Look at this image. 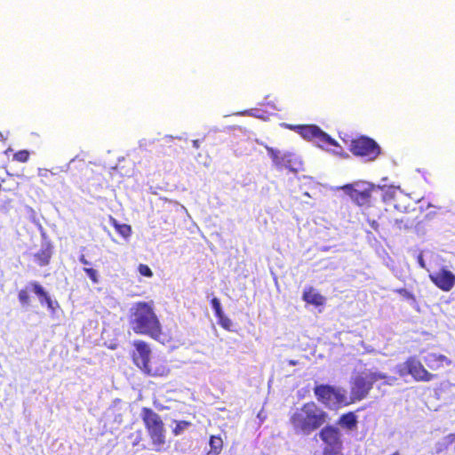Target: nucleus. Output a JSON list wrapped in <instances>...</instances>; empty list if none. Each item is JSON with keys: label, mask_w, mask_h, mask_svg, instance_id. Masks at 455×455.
Here are the masks:
<instances>
[{"label": "nucleus", "mask_w": 455, "mask_h": 455, "mask_svg": "<svg viewBox=\"0 0 455 455\" xmlns=\"http://www.w3.org/2000/svg\"><path fill=\"white\" fill-rule=\"evenodd\" d=\"M128 323L135 334L148 336L155 340L163 336V326L153 300L132 304L129 309Z\"/></svg>", "instance_id": "1"}, {"label": "nucleus", "mask_w": 455, "mask_h": 455, "mask_svg": "<svg viewBox=\"0 0 455 455\" xmlns=\"http://www.w3.org/2000/svg\"><path fill=\"white\" fill-rule=\"evenodd\" d=\"M289 420L295 434L309 435L328 422L329 415L315 402H307L297 408Z\"/></svg>", "instance_id": "2"}, {"label": "nucleus", "mask_w": 455, "mask_h": 455, "mask_svg": "<svg viewBox=\"0 0 455 455\" xmlns=\"http://www.w3.org/2000/svg\"><path fill=\"white\" fill-rule=\"evenodd\" d=\"M140 417L156 451H162L166 443V430L161 416L151 408L143 407Z\"/></svg>", "instance_id": "3"}, {"label": "nucleus", "mask_w": 455, "mask_h": 455, "mask_svg": "<svg viewBox=\"0 0 455 455\" xmlns=\"http://www.w3.org/2000/svg\"><path fill=\"white\" fill-rule=\"evenodd\" d=\"M387 377V376L385 373L368 371L363 372L354 378L350 387L351 403L366 398L370 391L372 389L374 383L379 380L386 379Z\"/></svg>", "instance_id": "4"}, {"label": "nucleus", "mask_w": 455, "mask_h": 455, "mask_svg": "<svg viewBox=\"0 0 455 455\" xmlns=\"http://www.w3.org/2000/svg\"><path fill=\"white\" fill-rule=\"evenodd\" d=\"M322 442V455H342L344 449L340 429L332 424H324L317 434Z\"/></svg>", "instance_id": "5"}, {"label": "nucleus", "mask_w": 455, "mask_h": 455, "mask_svg": "<svg viewBox=\"0 0 455 455\" xmlns=\"http://www.w3.org/2000/svg\"><path fill=\"white\" fill-rule=\"evenodd\" d=\"M397 373L400 377L411 375L415 381L422 382H428L436 378V375L429 372L415 356H410L399 364Z\"/></svg>", "instance_id": "6"}, {"label": "nucleus", "mask_w": 455, "mask_h": 455, "mask_svg": "<svg viewBox=\"0 0 455 455\" xmlns=\"http://www.w3.org/2000/svg\"><path fill=\"white\" fill-rule=\"evenodd\" d=\"M349 151L354 156L364 157L368 161L375 160L381 153V149L377 142L366 136L352 140Z\"/></svg>", "instance_id": "7"}, {"label": "nucleus", "mask_w": 455, "mask_h": 455, "mask_svg": "<svg viewBox=\"0 0 455 455\" xmlns=\"http://www.w3.org/2000/svg\"><path fill=\"white\" fill-rule=\"evenodd\" d=\"M298 133L307 140H314L318 144L339 146L338 142L315 124H300Z\"/></svg>", "instance_id": "8"}, {"label": "nucleus", "mask_w": 455, "mask_h": 455, "mask_svg": "<svg viewBox=\"0 0 455 455\" xmlns=\"http://www.w3.org/2000/svg\"><path fill=\"white\" fill-rule=\"evenodd\" d=\"M132 346V361L137 368L142 371L151 359L150 347L146 341L140 339L134 340Z\"/></svg>", "instance_id": "9"}, {"label": "nucleus", "mask_w": 455, "mask_h": 455, "mask_svg": "<svg viewBox=\"0 0 455 455\" xmlns=\"http://www.w3.org/2000/svg\"><path fill=\"white\" fill-rule=\"evenodd\" d=\"M429 279L443 291H450L455 286V275L446 267L430 274Z\"/></svg>", "instance_id": "10"}, {"label": "nucleus", "mask_w": 455, "mask_h": 455, "mask_svg": "<svg viewBox=\"0 0 455 455\" xmlns=\"http://www.w3.org/2000/svg\"><path fill=\"white\" fill-rule=\"evenodd\" d=\"M142 373L148 377L152 378H164L170 374V368L166 361L155 358L150 359L149 363L142 369Z\"/></svg>", "instance_id": "11"}, {"label": "nucleus", "mask_w": 455, "mask_h": 455, "mask_svg": "<svg viewBox=\"0 0 455 455\" xmlns=\"http://www.w3.org/2000/svg\"><path fill=\"white\" fill-rule=\"evenodd\" d=\"M342 189L351 197L354 203L359 206L370 205L371 198V189L357 190L352 184H347Z\"/></svg>", "instance_id": "12"}, {"label": "nucleus", "mask_w": 455, "mask_h": 455, "mask_svg": "<svg viewBox=\"0 0 455 455\" xmlns=\"http://www.w3.org/2000/svg\"><path fill=\"white\" fill-rule=\"evenodd\" d=\"M314 394L316 399L325 406H333L331 395L334 394V387L324 384L316 385L314 387Z\"/></svg>", "instance_id": "13"}, {"label": "nucleus", "mask_w": 455, "mask_h": 455, "mask_svg": "<svg viewBox=\"0 0 455 455\" xmlns=\"http://www.w3.org/2000/svg\"><path fill=\"white\" fill-rule=\"evenodd\" d=\"M302 299L310 305L315 307H321L325 304V298L319 292H317L313 287H306L303 291Z\"/></svg>", "instance_id": "14"}, {"label": "nucleus", "mask_w": 455, "mask_h": 455, "mask_svg": "<svg viewBox=\"0 0 455 455\" xmlns=\"http://www.w3.org/2000/svg\"><path fill=\"white\" fill-rule=\"evenodd\" d=\"M424 362L427 366L432 370L436 371L443 367L444 363L450 364L451 361L443 355L430 353L424 357Z\"/></svg>", "instance_id": "15"}, {"label": "nucleus", "mask_w": 455, "mask_h": 455, "mask_svg": "<svg viewBox=\"0 0 455 455\" xmlns=\"http://www.w3.org/2000/svg\"><path fill=\"white\" fill-rule=\"evenodd\" d=\"M29 285L35 294L38 297L40 303L42 305L45 303L49 309L54 310L53 301L42 285L37 282H30Z\"/></svg>", "instance_id": "16"}, {"label": "nucleus", "mask_w": 455, "mask_h": 455, "mask_svg": "<svg viewBox=\"0 0 455 455\" xmlns=\"http://www.w3.org/2000/svg\"><path fill=\"white\" fill-rule=\"evenodd\" d=\"M52 255V247L49 243H45L42 248L34 254L36 263L41 266H47L50 263Z\"/></svg>", "instance_id": "17"}, {"label": "nucleus", "mask_w": 455, "mask_h": 455, "mask_svg": "<svg viewBox=\"0 0 455 455\" xmlns=\"http://www.w3.org/2000/svg\"><path fill=\"white\" fill-rule=\"evenodd\" d=\"M357 423V417L354 411L344 413L338 419V424L348 431L356 430Z\"/></svg>", "instance_id": "18"}, {"label": "nucleus", "mask_w": 455, "mask_h": 455, "mask_svg": "<svg viewBox=\"0 0 455 455\" xmlns=\"http://www.w3.org/2000/svg\"><path fill=\"white\" fill-rule=\"evenodd\" d=\"M379 220L381 221L382 226L397 227L399 229H401L402 228H409L412 225V223H409L408 220L404 221L403 219L390 218L386 214H381L379 216Z\"/></svg>", "instance_id": "19"}, {"label": "nucleus", "mask_w": 455, "mask_h": 455, "mask_svg": "<svg viewBox=\"0 0 455 455\" xmlns=\"http://www.w3.org/2000/svg\"><path fill=\"white\" fill-rule=\"evenodd\" d=\"M332 405L335 407L347 406L351 404L350 400H347L346 390L334 387V394L331 395Z\"/></svg>", "instance_id": "20"}, {"label": "nucleus", "mask_w": 455, "mask_h": 455, "mask_svg": "<svg viewBox=\"0 0 455 455\" xmlns=\"http://www.w3.org/2000/svg\"><path fill=\"white\" fill-rule=\"evenodd\" d=\"M108 221L115 228L116 232L124 238H128L132 235V227L128 224H120L113 216H108Z\"/></svg>", "instance_id": "21"}, {"label": "nucleus", "mask_w": 455, "mask_h": 455, "mask_svg": "<svg viewBox=\"0 0 455 455\" xmlns=\"http://www.w3.org/2000/svg\"><path fill=\"white\" fill-rule=\"evenodd\" d=\"M381 190V199L384 203L388 204L391 202H395L396 198L398 197V194L402 193L401 191H398L397 188L394 187H380Z\"/></svg>", "instance_id": "22"}, {"label": "nucleus", "mask_w": 455, "mask_h": 455, "mask_svg": "<svg viewBox=\"0 0 455 455\" xmlns=\"http://www.w3.org/2000/svg\"><path fill=\"white\" fill-rule=\"evenodd\" d=\"M411 207V199L404 194L399 193L394 202V208L399 212H408Z\"/></svg>", "instance_id": "23"}, {"label": "nucleus", "mask_w": 455, "mask_h": 455, "mask_svg": "<svg viewBox=\"0 0 455 455\" xmlns=\"http://www.w3.org/2000/svg\"><path fill=\"white\" fill-rule=\"evenodd\" d=\"M210 450L221 452L223 450V440L220 435H211L209 438Z\"/></svg>", "instance_id": "24"}, {"label": "nucleus", "mask_w": 455, "mask_h": 455, "mask_svg": "<svg viewBox=\"0 0 455 455\" xmlns=\"http://www.w3.org/2000/svg\"><path fill=\"white\" fill-rule=\"evenodd\" d=\"M267 153L269 156L271 157L273 163L276 166H283L284 163V156L281 155L280 151L277 149H275L273 148H267Z\"/></svg>", "instance_id": "25"}, {"label": "nucleus", "mask_w": 455, "mask_h": 455, "mask_svg": "<svg viewBox=\"0 0 455 455\" xmlns=\"http://www.w3.org/2000/svg\"><path fill=\"white\" fill-rule=\"evenodd\" d=\"M191 422L188 420L175 421V427L172 428L174 435H180L185 429L191 426Z\"/></svg>", "instance_id": "26"}, {"label": "nucleus", "mask_w": 455, "mask_h": 455, "mask_svg": "<svg viewBox=\"0 0 455 455\" xmlns=\"http://www.w3.org/2000/svg\"><path fill=\"white\" fill-rule=\"evenodd\" d=\"M29 152L26 149L19 150L14 155L12 159L20 163H26L29 159Z\"/></svg>", "instance_id": "27"}, {"label": "nucleus", "mask_w": 455, "mask_h": 455, "mask_svg": "<svg viewBox=\"0 0 455 455\" xmlns=\"http://www.w3.org/2000/svg\"><path fill=\"white\" fill-rule=\"evenodd\" d=\"M218 318V323L225 330L230 331L232 326L231 320L224 315V313L221 314V315H217Z\"/></svg>", "instance_id": "28"}, {"label": "nucleus", "mask_w": 455, "mask_h": 455, "mask_svg": "<svg viewBox=\"0 0 455 455\" xmlns=\"http://www.w3.org/2000/svg\"><path fill=\"white\" fill-rule=\"evenodd\" d=\"M451 443H452L449 442L448 435H446L444 442H438V443H435V451L434 452L436 453V454L443 452V451L448 450L449 445L451 444Z\"/></svg>", "instance_id": "29"}, {"label": "nucleus", "mask_w": 455, "mask_h": 455, "mask_svg": "<svg viewBox=\"0 0 455 455\" xmlns=\"http://www.w3.org/2000/svg\"><path fill=\"white\" fill-rule=\"evenodd\" d=\"M18 299L22 306H28L30 298L27 289H21L18 293Z\"/></svg>", "instance_id": "30"}, {"label": "nucleus", "mask_w": 455, "mask_h": 455, "mask_svg": "<svg viewBox=\"0 0 455 455\" xmlns=\"http://www.w3.org/2000/svg\"><path fill=\"white\" fill-rule=\"evenodd\" d=\"M37 174L42 179V182L44 183H46L50 180V178L54 175L52 171L46 168H39L37 171Z\"/></svg>", "instance_id": "31"}, {"label": "nucleus", "mask_w": 455, "mask_h": 455, "mask_svg": "<svg viewBox=\"0 0 455 455\" xmlns=\"http://www.w3.org/2000/svg\"><path fill=\"white\" fill-rule=\"evenodd\" d=\"M395 292L401 295L407 300L415 301L416 298L413 293L406 290L405 288H398L395 290Z\"/></svg>", "instance_id": "32"}, {"label": "nucleus", "mask_w": 455, "mask_h": 455, "mask_svg": "<svg viewBox=\"0 0 455 455\" xmlns=\"http://www.w3.org/2000/svg\"><path fill=\"white\" fill-rule=\"evenodd\" d=\"M211 305H212V309L214 310L215 316H217L219 315H221L223 311H222L221 305H220L219 299L215 298V297L212 298L211 299Z\"/></svg>", "instance_id": "33"}, {"label": "nucleus", "mask_w": 455, "mask_h": 455, "mask_svg": "<svg viewBox=\"0 0 455 455\" xmlns=\"http://www.w3.org/2000/svg\"><path fill=\"white\" fill-rule=\"evenodd\" d=\"M84 271L87 274L93 283H99L98 271L96 269L92 267H84Z\"/></svg>", "instance_id": "34"}, {"label": "nucleus", "mask_w": 455, "mask_h": 455, "mask_svg": "<svg viewBox=\"0 0 455 455\" xmlns=\"http://www.w3.org/2000/svg\"><path fill=\"white\" fill-rule=\"evenodd\" d=\"M138 271L139 273L143 275V276H146V277H152L153 276V272L152 270L150 269V267L146 265V264H140L138 266Z\"/></svg>", "instance_id": "35"}, {"label": "nucleus", "mask_w": 455, "mask_h": 455, "mask_svg": "<svg viewBox=\"0 0 455 455\" xmlns=\"http://www.w3.org/2000/svg\"><path fill=\"white\" fill-rule=\"evenodd\" d=\"M134 434H132L130 437H133ZM142 441V432L141 430H138L136 433H135V437L133 439V442H132V445L133 446H136L138 445L140 442Z\"/></svg>", "instance_id": "36"}, {"label": "nucleus", "mask_w": 455, "mask_h": 455, "mask_svg": "<svg viewBox=\"0 0 455 455\" xmlns=\"http://www.w3.org/2000/svg\"><path fill=\"white\" fill-rule=\"evenodd\" d=\"M367 222L368 224L370 225V227L376 232H379V226L380 224L375 220H367Z\"/></svg>", "instance_id": "37"}, {"label": "nucleus", "mask_w": 455, "mask_h": 455, "mask_svg": "<svg viewBox=\"0 0 455 455\" xmlns=\"http://www.w3.org/2000/svg\"><path fill=\"white\" fill-rule=\"evenodd\" d=\"M299 125L300 124H298V125H294V124H283L282 126L289 129V130H291V131H294L298 133V128H299Z\"/></svg>", "instance_id": "38"}, {"label": "nucleus", "mask_w": 455, "mask_h": 455, "mask_svg": "<svg viewBox=\"0 0 455 455\" xmlns=\"http://www.w3.org/2000/svg\"><path fill=\"white\" fill-rule=\"evenodd\" d=\"M418 263H419V266H420L421 267H423V268H424V267H425V266H426V265H425L424 259H423V256H422L421 254H419V255L418 256Z\"/></svg>", "instance_id": "39"}, {"label": "nucleus", "mask_w": 455, "mask_h": 455, "mask_svg": "<svg viewBox=\"0 0 455 455\" xmlns=\"http://www.w3.org/2000/svg\"><path fill=\"white\" fill-rule=\"evenodd\" d=\"M79 261L83 264V265H89V261L85 259L84 255H81L79 257Z\"/></svg>", "instance_id": "40"}, {"label": "nucleus", "mask_w": 455, "mask_h": 455, "mask_svg": "<svg viewBox=\"0 0 455 455\" xmlns=\"http://www.w3.org/2000/svg\"><path fill=\"white\" fill-rule=\"evenodd\" d=\"M193 147L196 149L200 148V140H194L192 141Z\"/></svg>", "instance_id": "41"}, {"label": "nucleus", "mask_w": 455, "mask_h": 455, "mask_svg": "<svg viewBox=\"0 0 455 455\" xmlns=\"http://www.w3.org/2000/svg\"><path fill=\"white\" fill-rule=\"evenodd\" d=\"M448 438L450 443L455 442V433L449 434Z\"/></svg>", "instance_id": "42"}, {"label": "nucleus", "mask_w": 455, "mask_h": 455, "mask_svg": "<svg viewBox=\"0 0 455 455\" xmlns=\"http://www.w3.org/2000/svg\"><path fill=\"white\" fill-rule=\"evenodd\" d=\"M220 453L221 452H218V451H215L209 450V451H207L205 455H220Z\"/></svg>", "instance_id": "43"}, {"label": "nucleus", "mask_w": 455, "mask_h": 455, "mask_svg": "<svg viewBox=\"0 0 455 455\" xmlns=\"http://www.w3.org/2000/svg\"><path fill=\"white\" fill-rule=\"evenodd\" d=\"M289 363H290L291 365H296V364H297V362H296V361H294V360H291V361H289Z\"/></svg>", "instance_id": "44"}, {"label": "nucleus", "mask_w": 455, "mask_h": 455, "mask_svg": "<svg viewBox=\"0 0 455 455\" xmlns=\"http://www.w3.org/2000/svg\"><path fill=\"white\" fill-rule=\"evenodd\" d=\"M391 455H400L398 451H395L394 453H392Z\"/></svg>", "instance_id": "45"}]
</instances>
